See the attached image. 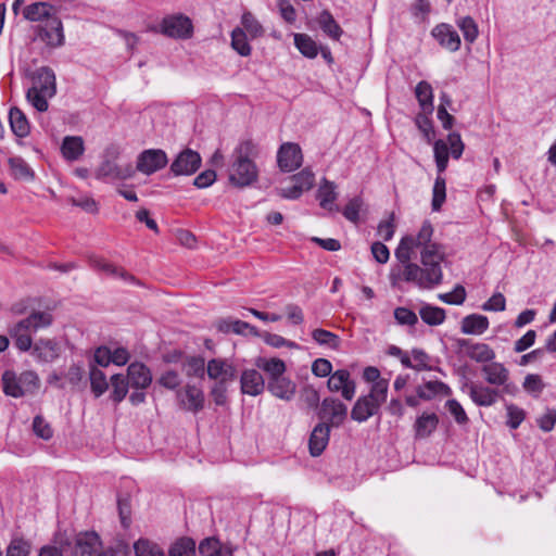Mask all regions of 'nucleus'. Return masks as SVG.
Listing matches in <instances>:
<instances>
[{
	"label": "nucleus",
	"instance_id": "f257e3e1",
	"mask_svg": "<svg viewBox=\"0 0 556 556\" xmlns=\"http://www.w3.org/2000/svg\"><path fill=\"white\" fill-rule=\"evenodd\" d=\"M433 231L430 220H424L416 235L402 237L394 252L397 262L389 273L391 287L401 289L405 282L432 289L442 282L444 251L441 244L432 242Z\"/></svg>",
	"mask_w": 556,
	"mask_h": 556
},
{
	"label": "nucleus",
	"instance_id": "f03ea898",
	"mask_svg": "<svg viewBox=\"0 0 556 556\" xmlns=\"http://www.w3.org/2000/svg\"><path fill=\"white\" fill-rule=\"evenodd\" d=\"M236 160L231 166L229 180L232 185L243 188L257 180L258 170L253 162L257 156L256 144L252 140L242 141L235 150Z\"/></svg>",
	"mask_w": 556,
	"mask_h": 556
},
{
	"label": "nucleus",
	"instance_id": "7ed1b4c3",
	"mask_svg": "<svg viewBox=\"0 0 556 556\" xmlns=\"http://www.w3.org/2000/svg\"><path fill=\"white\" fill-rule=\"evenodd\" d=\"M33 86L26 92L27 101L38 111L46 112L48 100L56 93V77L49 66L38 67L31 74Z\"/></svg>",
	"mask_w": 556,
	"mask_h": 556
},
{
	"label": "nucleus",
	"instance_id": "20e7f679",
	"mask_svg": "<svg viewBox=\"0 0 556 556\" xmlns=\"http://www.w3.org/2000/svg\"><path fill=\"white\" fill-rule=\"evenodd\" d=\"M53 323V316L48 312L34 311L29 316L21 319L9 328V333L14 340V344L21 352H27L31 348V332L50 327Z\"/></svg>",
	"mask_w": 556,
	"mask_h": 556
},
{
	"label": "nucleus",
	"instance_id": "39448f33",
	"mask_svg": "<svg viewBox=\"0 0 556 556\" xmlns=\"http://www.w3.org/2000/svg\"><path fill=\"white\" fill-rule=\"evenodd\" d=\"M387 396L384 382L371 386L369 393L359 396L355 402L351 410V418L357 422H364L377 415L381 405L387 401Z\"/></svg>",
	"mask_w": 556,
	"mask_h": 556
},
{
	"label": "nucleus",
	"instance_id": "423d86ee",
	"mask_svg": "<svg viewBox=\"0 0 556 556\" xmlns=\"http://www.w3.org/2000/svg\"><path fill=\"white\" fill-rule=\"evenodd\" d=\"M3 392L12 397H22L35 393L40 384L35 371L27 370L17 376L12 370H5L1 378Z\"/></svg>",
	"mask_w": 556,
	"mask_h": 556
},
{
	"label": "nucleus",
	"instance_id": "0eeeda50",
	"mask_svg": "<svg viewBox=\"0 0 556 556\" xmlns=\"http://www.w3.org/2000/svg\"><path fill=\"white\" fill-rule=\"evenodd\" d=\"M34 33L36 38L49 48L54 49L64 45L63 25L59 16L50 17L46 23L35 26Z\"/></svg>",
	"mask_w": 556,
	"mask_h": 556
},
{
	"label": "nucleus",
	"instance_id": "6e6552de",
	"mask_svg": "<svg viewBox=\"0 0 556 556\" xmlns=\"http://www.w3.org/2000/svg\"><path fill=\"white\" fill-rule=\"evenodd\" d=\"M317 415L320 422H327L330 427H340L348 415V407L340 400L325 397L318 408Z\"/></svg>",
	"mask_w": 556,
	"mask_h": 556
},
{
	"label": "nucleus",
	"instance_id": "1a4fd4ad",
	"mask_svg": "<svg viewBox=\"0 0 556 556\" xmlns=\"http://www.w3.org/2000/svg\"><path fill=\"white\" fill-rule=\"evenodd\" d=\"M462 391L466 392L476 405L484 407L494 405L501 396L498 389L468 380L463 383Z\"/></svg>",
	"mask_w": 556,
	"mask_h": 556
},
{
	"label": "nucleus",
	"instance_id": "9d476101",
	"mask_svg": "<svg viewBox=\"0 0 556 556\" xmlns=\"http://www.w3.org/2000/svg\"><path fill=\"white\" fill-rule=\"evenodd\" d=\"M193 26L188 16L182 14L169 15L163 18L161 23V33L172 38H190Z\"/></svg>",
	"mask_w": 556,
	"mask_h": 556
},
{
	"label": "nucleus",
	"instance_id": "9b49d317",
	"mask_svg": "<svg viewBox=\"0 0 556 556\" xmlns=\"http://www.w3.org/2000/svg\"><path fill=\"white\" fill-rule=\"evenodd\" d=\"M167 155L161 149H148L139 153L136 169L147 176L164 168L167 164Z\"/></svg>",
	"mask_w": 556,
	"mask_h": 556
},
{
	"label": "nucleus",
	"instance_id": "f8f14e48",
	"mask_svg": "<svg viewBox=\"0 0 556 556\" xmlns=\"http://www.w3.org/2000/svg\"><path fill=\"white\" fill-rule=\"evenodd\" d=\"M327 387L330 392L340 393L346 401H351L356 392L355 381L351 378V374L346 369L333 371L327 381Z\"/></svg>",
	"mask_w": 556,
	"mask_h": 556
},
{
	"label": "nucleus",
	"instance_id": "ddd939ff",
	"mask_svg": "<svg viewBox=\"0 0 556 556\" xmlns=\"http://www.w3.org/2000/svg\"><path fill=\"white\" fill-rule=\"evenodd\" d=\"M201 155L191 149L182 150L170 164V172L175 176L192 175L201 166Z\"/></svg>",
	"mask_w": 556,
	"mask_h": 556
},
{
	"label": "nucleus",
	"instance_id": "4468645a",
	"mask_svg": "<svg viewBox=\"0 0 556 556\" xmlns=\"http://www.w3.org/2000/svg\"><path fill=\"white\" fill-rule=\"evenodd\" d=\"M278 166L282 172H293L303 162V154L300 146L293 142L282 143L277 153Z\"/></svg>",
	"mask_w": 556,
	"mask_h": 556
},
{
	"label": "nucleus",
	"instance_id": "2eb2a0df",
	"mask_svg": "<svg viewBox=\"0 0 556 556\" xmlns=\"http://www.w3.org/2000/svg\"><path fill=\"white\" fill-rule=\"evenodd\" d=\"M457 346L470 359L477 363L488 364L495 358L494 350L486 343L472 342L469 339H459L457 340Z\"/></svg>",
	"mask_w": 556,
	"mask_h": 556
},
{
	"label": "nucleus",
	"instance_id": "dca6fc26",
	"mask_svg": "<svg viewBox=\"0 0 556 556\" xmlns=\"http://www.w3.org/2000/svg\"><path fill=\"white\" fill-rule=\"evenodd\" d=\"M30 353L39 363H52L61 353V345L54 339L40 338L31 342Z\"/></svg>",
	"mask_w": 556,
	"mask_h": 556
},
{
	"label": "nucleus",
	"instance_id": "f3484780",
	"mask_svg": "<svg viewBox=\"0 0 556 556\" xmlns=\"http://www.w3.org/2000/svg\"><path fill=\"white\" fill-rule=\"evenodd\" d=\"M481 372L489 386L503 387L505 392H509V370L504 364L491 361L481 367Z\"/></svg>",
	"mask_w": 556,
	"mask_h": 556
},
{
	"label": "nucleus",
	"instance_id": "a211bd4d",
	"mask_svg": "<svg viewBox=\"0 0 556 556\" xmlns=\"http://www.w3.org/2000/svg\"><path fill=\"white\" fill-rule=\"evenodd\" d=\"M431 35L442 48L451 52H456L460 48L462 41L458 33L447 23L434 26Z\"/></svg>",
	"mask_w": 556,
	"mask_h": 556
},
{
	"label": "nucleus",
	"instance_id": "6ab92c4d",
	"mask_svg": "<svg viewBox=\"0 0 556 556\" xmlns=\"http://www.w3.org/2000/svg\"><path fill=\"white\" fill-rule=\"evenodd\" d=\"M177 399L184 409L199 413L204 407V393L203 391L192 384H187L184 390L177 392Z\"/></svg>",
	"mask_w": 556,
	"mask_h": 556
},
{
	"label": "nucleus",
	"instance_id": "aec40b11",
	"mask_svg": "<svg viewBox=\"0 0 556 556\" xmlns=\"http://www.w3.org/2000/svg\"><path fill=\"white\" fill-rule=\"evenodd\" d=\"M331 427L327 422H318L308 438V450L313 457H317L326 450L330 439Z\"/></svg>",
	"mask_w": 556,
	"mask_h": 556
},
{
	"label": "nucleus",
	"instance_id": "412c9836",
	"mask_svg": "<svg viewBox=\"0 0 556 556\" xmlns=\"http://www.w3.org/2000/svg\"><path fill=\"white\" fill-rule=\"evenodd\" d=\"M126 378L131 388L139 390L147 389L152 382L151 370L140 362H134L128 366Z\"/></svg>",
	"mask_w": 556,
	"mask_h": 556
},
{
	"label": "nucleus",
	"instance_id": "4be33fe9",
	"mask_svg": "<svg viewBox=\"0 0 556 556\" xmlns=\"http://www.w3.org/2000/svg\"><path fill=\"white\" fill-rule=\"evenodd\" d=\"M241 392L251 396H257L265 390V380L256 369H244L240 377Z\"/></svg>",
	"mask_w": 556,
	"mask_h": 556
},
{
	"label": "nucleus",
	"instance_id": "5701e85b",
	"mask_svg": "<svg viewBox=\"0 0 556 556\" xmlns=\"http://www.w3.org/2000/svg\"><path fill=\"white\" fill-rule=\"evenodd\" d=\"M23 16L30 22L46 23L50 17H56V9L49 2H34L26 5Z\"/></svg>",
	"mask_w": 556,
	"mask_h": 556
},
{
	"label": "nucleus",
	"instance_id": "b1692460",
	"mask_svg": "<svg viewBox=\"0 0 556 556\" xmlns=\"http://www.w3.org/2000/svg\"><path fill=\"white\" fill-rule=\"evenodd\" d=\"M210 379L216 381H232L236 379V368L226 359L213 358L208 361L206 367Z\"/></svg>",
	"mask_w": 556,
	"mask_h": 556
},
{
	"label": "nucleus",
	"instance_id": "393cba45",
	"mask_svg": "<svg viewBox=\"0 0 556 556\" xmlns=\"http://www.w3.org/2000/svg\"><path fill=\"white\" fill-rule=\"evenodd\" d=\"M99 544V535L96 532L79 533L72 556H94Z\"/></svg>",
	"mask_w": 556,
	"mask_h": 556
},
{
	"label": "nucleus",
	"instance_id": "a878e982",
	"mask_svg": "<svg viewBox=\"0 0 556 556\" xmlns=\"http://www.w3.org/2000/svg\"><path fill=\"white\" fill-rule=\"evenodd\" d=\"M267 390L278 399L290 401L295 394V383L283 375L269 380Z\"/></svg>",
	"mask_w": 556,
	"mask_h": 556
},
{
	"label": "nucleus",
	"instance_id": "bb28decb",
	"mask_svg": "<svg viewBox=\"0 0 556 556\" xmlns=\"http://www.w3.org/2000/svg\"><path fill=\"white\" fill-rule=\"evenodd\" d=\"M489 319L484 315L470 314L460 321V331L464 334L481 336L489 328Z\"/></svg>",
	"mask_w": 556,
	"mask_h": 556
},
{
	"label": "nucleus",
	"instance_id": "cd10ccee",
	"mask_svg": "<svg viewBox=\"0 0 556 556\" xmlns=\"http://www.w3.org/2000/svg\"><path fill=\"white\" fill-rule=\"evenodd\" d=\"M61 152L66 161H77L85 152L84 139L80 136H66L61 144Z\"/></svg>",
	"mask_w": 556,
	"mask_h": 556
},
{
	"label": "nucleus",
	"instance_id": "c85d7f7f",
	"mask_svg": "<svg viewBox=\"0 0 556 556\" xmlns=\"http://www.w3.org/2000/svg\"><path fill=\"white\" fill-rule=\"evenodd\" d=\"M9 122L12 132L18 138H25L30 132V125L26 115L16 106L9 112Z\"/></svg>",
	"mask_w": 556,
	"mask_h": 556
},
{
	"label": "nucleus",
	"instance_id": "c756f323",
	"mask_svg": "<svg viewBox=\"0 0 556 556\" xmlns=\"http://www.w3.org/2000/svg\"><path fill=\"white\" fill-rule=\"evenodd\" d=\"M255 365L267 375L268 381L281 377L286 372L285 362L277 357H258Z\"/></svg>",
	"mask_w": 556,
	"mask_h": 556
},
{
	"label": "nucleus",
	"instance_id": "7c9ffc66",
	"mask_svg": "<svg viewBox=\"0 0 556 556\" xmlns=\"http://www.w3.org/2000/svg\"><path fill=\"white\" fill-rule=\"evenodd\" d=\"M438 424L439 418L434 413L422 414L416 419L414 424L415 438H428L437 429Z\"/></svg>",
	"mask_w": 556,
	"mask_h": 556
},
{
	"label": "nucleus",
	"instance_id": "2f4dec72",
	"mask_svg": "<svg viewBox=\"0 0 556 556\" xmlns=\"http://www.w3.org/2000/svg\"><path fill=\"white\" fill-rule=\"evenodd\" d=\"M415 96L418 100V103L426 114H432L433 112V90L431 85L421 80L417 84L415 88Z\"/></svg>",
	"mask_w": 556,
	"mask_h": 556
},
{
	"label": "nucleus",
	"instance_id": "473e14b6",
	"mask_svg": "<svg viewBox=\"0 0 556 556\" xmlns=\"http://www.w3.org/2000/svg\"><path fill=\"white\" fill-rule=\"evenodd\" d=\"M317 23L321 30L331 39L339 40L343 30L336 22L332 14L328 10H324L317 17Z\"/></svg>",
	"mask_w": 556,
	"mask_h": 556
},
{
	"label": "nucleus",
	"instance_id": "72a5a7b5",
	"mask_svg": "<svg viewBox=\"0 0 556 556\" xmlns=\"http://www.w3.org/2000/svg\"><path fill=\"white\" fill-rule=\"evenodd\" d=\"M336 185L332 181L324 180L320 185L317 199L319 200V205L328 211L337 210L334 206V201L337 200Z\"/></svg>",
	"mask_w": 556,
	"mask_h": 556
},
{
	"label": "nucleus",
	"instance_id": "f704fd0d",
	"mask_svg": "<svg viewBox=\"0 0 556 556\" xmlns=\"http://www.w3.org/2000/svg\"><path fill=\"white\" fill-rule=\"evenodd\" d=\"M11 175L17 180H31L34 172L29 165L20 156L9 159Z\"/></svg>",
	"mask_w": 556,
	"mask_h": 556
},
{
	"label": "nucleus",
	"instance_id": "c9c22d12",
	"mask_svg": "<svg viewBox=\"0 0 556 556\" xmlns=\"http://www.w3.org/2000/svg\"><path fill=\"white\" fill-rule=\"evenodd\" d=\"M313 340L319 345L338 350L341 344L340 337L329 330L317 328L312 331Z\"/></svg>",
	"mask_w": 556,
	"mask_h": 556
},
{
	"label": "nucleus",
	"instance_id": "e433bc0d",
	"mask_svg": "<svg viewBox=\"0 0 556 556\" xmlns=\"http://www.w3.org/2000/svg\"><path fill=\"white\" fill-rule=\"evenodd\" d=\"M450 388L441 381H428L416 389L418 397L426 401L433 399L439 393L447 394Z\"/></svg>",
	"mask_w": 556,
	"mask_h": 556
},
{
	"label": "nucleus",
	"instance_id": "4c0bfd02",
	"mask_svg": "<svg viewBox=\"0 0 556 556\" xmlns=\"http://www.w3.org/2000/svg\"><path fill=\"white\" fill-rule=\"evenodd\" d=\"M294 45L308 59H314L318 54L317 43L306 34H294Z\"/></svg>",
	"mask_w": 556,
	"mask_h": 556
},
{
	"label": "nucleus",
	"instance_id": "58836bf2",
	"mask_svg": "<svg viewBox=\"0 0 556 556\" xmlns=\"http://www.w3.org/2000/svg\"><path fill=\"white\" fill-rule=\"evenodd\" d=\"M456 25L462 30L465 41L472 45L478 36L479 28L476 21L471 16H464L456 21Z\"/></svg>",
	"mask_w": 556,
	"mask_h": 556
},
{
	"label": "nucleus",
	"instance_id": "ea45409f",
	"mask_svg": "<svg viewBox=\"0 0 556 556\" xmlns=\"http://www.w3.org/2000/svg\"><path fill=\"white\" fill-rule=\"evenodd\" d=\"M194 553L195 542L187 536L176 540L168 549V556H193Z\"/></svg>",
	"mask_w": 556,
	"mask_h": 556
},
{
	"label": "nucleus",
	"instance_id": "a19ab883",
	"mask_svg": "<svg viewBox=\"0 0 556 556\" xmlns=\"http://www.w3.org/2000/svg\"><path fill=\"white\" fill-rule=\"evenodd\" d=\"M181 368L188 377L202 378L205 372V362L201 356L186 357L181 361Z\"/></svg>",
	"mask_w": 556,
	"mask_h": 556
},
{
	"label": "nucleus",
	"instance_id": "79ce46f5",
	"mask_svg": "<svg viewBox=\"0 0 556 556\" xmlns=\"http://www.w3.org/2000/svg\"><path fill=\"white\" fill-rule=\"evenodd\" d=\"M231 47L241 56H249L251 54L252 49L248 42L247 33L242 28L236 27L231 31Z\"/></svg>",
	"mask_w": 556,
	"mask_h": 556
},
{
	"label": "nucleus",
	"instance_id": "37998d69",
	"mask_svg": "<svg viewBox=\"0 0 556 556\" xmlns=\"http://www.w3.org/2000/svg\"><path fill=\"white\" fill-rule=\"evenodd\" d=\"M446 199V182L445 178L438 174L433 189H432V201L431 208L434 212H439Z\"/></svg>",
	"mask_w": 556,
	"mask_h": 556
},
{
	"label": "nucleus",
	"instance_id": "c03bdc74",
	"mask_svg": "<svg viewBox=\"0 0 556 556\" xmlns=\"http://www.w3.org/2000/svg\"><path fill=\"white\" fill-rule=\"evenodd\" d=\"M135 556H165L162 547L148 539H139L134 543Z\"/></svg>",
	"mask_w": 556,
	"mask_h": 556
},
{
	"label": "nucleus",
	"instance_id": "a18cd8bd",
	"mask_svg": "<svg viewBox=\"0 0 556 556\" xmlns=\"http://www.w3.org/2000/svg\"><path fill=\"white\" fill-rule=\"evenodd\" d=\"M420 318L430 326H438L445 320V311L438 306L425 305L419 311Z\"/></svg>",
	"mask_w": 556,
	"mask_h": 556
},
{
	"label": "nucleus",
	"instance_id": "49530a36",
	"mask_svg": "<svg viewBox=\"0 0 556 556\" xmlns=\"http://www.w3.org/2000/svg\"><path fill=\"white\" fill-rule=\"evenodd\" d=\"M90 387L96 397L101 396L109 388L105 374L97 368L96 366H91L89 372Z\"/></svg>",
	"mask_w": 556,
	"mask_h": 556
},
{
	"label": "nucleus",
	"instance_id": "de8ad7c7",
	"mask_svg": "<svg viewBox=\"0 0 556 556\" xmlns=\"http://www.w3.org/2000/svg\"><path fill=\"white\" fill-rule=\"evenodd\" d=\"M112 393L111 397L115 403L122 402L128 392L130 386L127 378L122 374H116L111 377Z\"/></svg>",
	"mask_w": 556,
	"mask_h": 556
},
{
	"label": "nucleus",
	"instance_id": "09e8293b",
	"mask_svg": "<svg viewBox=\"0 0 556 556\" xmlns=\"http://www.w3.org/2000/svg\"><path fill=\"white\" fill-rule=\"evenodd\" d=\"M199 552L202 556H232V554L224 549L220 542L214 538L204 539L199 545Z\"/></svg>",
	"mask_w": 556,
	"mask_h": 556
},
{
	"label": "nucleus",
	"instance_id": "8fccbe9b",
	"mask_svg": "<svg viewBox=\"0 0 556 556\" xmlns=\"http://www.w3.org/2000/svg\"><path fill=\"white\" fill-rule=\"evenodd\" d=\"M434 160L438 174L442 175L448 164V146L443 140H437L433 144Z\"/></svg>",
	"mask_w": 556,
	"mask_h": 556
},
{
	"label": "nucleus",
	"instance_id": "3c124183",
	"mask_svg": "<svg viewBox=\"0 0 556 556\" xmlns=\"http://www.w3.org/2000/svg\"><path fill=\"white\" fill-rule=\"evenodd\" d=\"M241 24L243 26L242 29L248 33L251 38H257L264 34L263 26L251 12H244L242 14Z\"/></svg>",
	"mask_w": 556,
	"mask_h": 556
},
{
	"label": "nucleus",
	"instance_id": "603ef678",
	"mask_svg": "<svg viewBox=\"0 0 556 556\" xmlns=\"http://www.w3.org/2000/svg\"><path fill=\"white\" fill-rule=\"evenodd\" d=\"M118 170L119 165L112 160H104L97 168L96 177L101 180H118Z\"/></svg>",
	"mask_w": 556,
	"mask_h": 556
},
{
	"label": "nucleus",
	"instance_id": "864d4df0",
	"mask_svg": "<svg viewBox=\"0 0 556 556\" xmlns=\"http://www.w3.org/2000/svg\"><path fill=\"white\" fill-rule=\"evenodd\" d=\"M362 206L363 199L361 197H354L344 206L342 214L348 220L356 224L359 220V212Z\"/></svg>",
	"mask_w": 556,
	"mask_h": 556
},
{
	"label": "nucleus",
	"instance_id": "5fc2aeb1",
	"mask_svg": "<svg viewBox=\"0 0 556 556\" xmlns=\"http://www.w3.org/2000/svg\"><path fill=\"white\" fill-rule=\"evenodd\" d=\"M466 290L462 285H456L452 292L439 294V299L452 305H462L466 300Z\"/></svg>",
	"mask_w": 556,
	"mask_h": 556
},
{
	"label": "nucleus",
	"instance_id": "6e6d98bb",
	"mask_svg": "<svg viewBox=\"0 0 556 556\" xmlns=\"http://www.w3.org/2000/svg\"><path fill=\"white\" fill-rule=\"evenodd\" d=\"M29 553V543L20 538L13 539L7 548V556H28Z\"/></svg>",
	"mask_w": 556,
	"mask_h": 556
},
{
	"label": "nucleus",
	"instance_id": "4d7b16f0",
	"mask_svg": "<svg viewBox=\"0 0 556 556\" xmlns=\"http://www.w3.org/2000/svg\"><path fill=\"white\" fill-rule=\"evenodd\" d=\"M506 410H507V417H508L507 426L510 429H517L526 417L523 409H521L520 407H518L514 404H508L506 406Z\"/></svg>",
	"mask_w": 556,
	"mask_h": 556
},
{
	"label": "nucleus",
	"instance_id": "13d9d810",
	"mask_svg": "<svg viewBox=\"0 0 556 556\" xmlns=\"http://www.w3.org/2000/svg\"><path fill=\"white\" fill-rule=\"evenodd\" d=\"M523 388L527 392L538 397L544 389V383L539 375L530 374L525 378Z\"/></svg>",
	"mask_w": 556,
	"mask_h": 556
},
{
	"label": "nucleus",
	"instance_id": "bf43d9fd",
	"mask_svg": "<svg viewBox=\"0 0 556 556\" xmlns=\"http://www.w3.org/2000/svg\"><path fill=\"white\" fill-rule=\"evenodd\" d=\"M315 176L311 169H303L292 176V181L301 187L302 191L309 190L314 185Z\"/></svg>",
	"mask_w": 556,
	"mask_h": 556
},
{
	"label": "nucleus",
	"instance_id": "052dcab7",
	"mask_svg": "<svg viewBox=\"0 0 556 556\" xmlns=\"http://www.w3.org/2000/svg\"><path fill=\"white\" fill-rule=\"evenodd\" d=\"M481 308L485 312H503L506 308V299L501 292L494 293Z\"/></svg>",
	"mask_w": 556,
	"mask_h": 556
},
{
	"label": "nucleus",
	"instance_id": "680f3d73",
	"mask_svg": "<svg viewBox=\"0 0 556 556\" xmlns=\"http://www.w3.org/2000/svg\"><path fill=\"white\" fill-rule=\"evenodd\" d=\"M429 114L421 113L416 117V125L418 129L422 132L424 137L428 142H430L434 136V130L432 126L431 119L428 117Z\"/></svg>",
	"mask_w": 556,
	"mask_h": 556
},
{
	"label": "nucleus",
	"instance_id": "e2e57ef3",
	"mask_svg": "<svg viewBox=\"0 0 556 556\" xmlns=\"http://www.w3.org/2000/svg\"><path fill=\"white\" fill-rule=\"evenodd\" d=\"M157 382L165 389L175 390L180 386L181 379L177 371L166 370L161 375Z\"/></svg>",
	"mask_w": 556,
	"mask_h": 556
},
{
	"label": "nucleus",
	"instance_id": "0e129e2a",
	"mask_svg": "<svg viewBox=\"0 0 556 556\" xmlns=\"http://www.w3.org/2000/svg\"><path fill=\"white\" fill-rule=\"evenodd\" d=\"M33 429L36 435L43 440H49L53 435L52 428L41 416H36L34 418Z\"/></svg>",
	"mask_w": 556,
	"mask_h": 556
},
{
	"label": "nucleus",
	"instance_id": "69168bd1",
	"mask_svg": "<svg viewBox=\"0 0 556 556\" xmlns=\"http://www.w3.org/2000/svg\"><path fill=\"white\" fill-rule=\"evenodd\" d=\"M394 318L401 325L414 326L418 321L417 315L409 308L397 307L394 311Z\"/></svg>",
	"mask_w": 556,
	"mask_h": 556
},
{
	"label": "nucleus",
	"instance_id": "338daca9",
	"mask_svg": "<svg viewBox=\"0 0 556 556\" xmlns=\"http://www.w3.org/2000/svg\"><path fill=\"white\" fill-rule=\"evenodd\" d=\"M228 381H216L211 390V396L216 405H225L227 402Z\"/></svg>",
	"mask_w": 556,
	"mask_h": 556
},
{
	"label": "nucleus",
	"instance_id": "774afa93",
	"mask_svg": "<svg viewBox=\"0 0 556 556\" xmlns=\"http://www.w3.org/2000/svg\"><path fill=\"white\" fill-rule=\"evenodd\" d=\"M312 372L320 378L330 377L332 374V364L326 358H317L312 364Z\"/></svg>",
	"mask_w": 556,
	"mask_h": 556
}]
</instances>
